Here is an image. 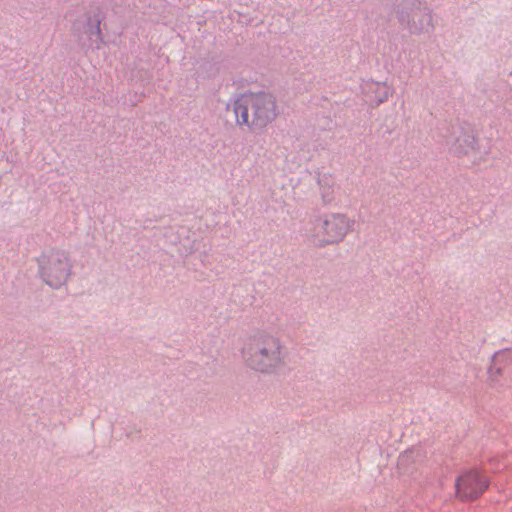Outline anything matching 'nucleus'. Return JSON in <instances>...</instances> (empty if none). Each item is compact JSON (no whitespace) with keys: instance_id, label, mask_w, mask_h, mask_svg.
<instances>
[{"instance_id":"1","label":"nucleus","mask_w":512,"mask_h":512,"mask_svg":"<svg viewBox=\"0 0 512 512\" xmlns=\"http://www.w3.org/2000/svg\"><path fill=\"white\" fill-rule=\"evenodd\" d=\"M234 111L238 124L255 129L266 127L278 114L274 97L265 92L241 95Z\"/></svg>"},{"instance_id":"6","label":"nucleus","mask_w":512,"mask_h":512,"mask_svg":"<svg viewBox=\"0 0 512 512\" xmlns=\"http://www.w3.org/2000/svg\"><path fill=\"white\" fill-rule=\"evenodd\" d=\"M452 151L457 157H474L478 151V142L473 132H460L452 145Z\"/></svg>"},{"instance_id":"7","label":"nucleus","mask_w":512,"mask_h":512,"mask_svg":"<svg viewBox=\"0 0 512 512\" xmlns=\"http://www.w3.org/2000/svg\"><path fill=\"white\" fill-rule=\"evenodd\" d=\"M489 374L491 379L493 380H497L498 377L501 375V368L497 366V360H495L493 365L491 366Z\"/></svg>"},{"instance_id":"2","label":"nucleus","mask_w":512,"mask_h":512,"mask_svg":"<svg viewBox=\"0 0 512 512\" xmlns=\"http://www.w3.org/2000/svg\"><path fill=\"white\" fill-rule=\"evenodd\" d=\"M354 221L343 213H327L319 216L308 236L315 247L337 244L352 231Z\"/></svg>"},{"instance_id":"5","label":"nucleus","mask_w":512,"mask_h":512,"mask_svg":"<svg viewBox=\"0 0 512 512\" xmlns=\"http://www.w3.org/2000/svg\"><path fill=\"white\" fill-rule=\"evenodd\" d=\"M489 478L477 471L470 470L461 474L456 481V493L462 500H474L489 487Z\"/></svg>"},{"instance_id":"3","label":"nucleus","mask_w":512,"mask_h":512,"mask_svg":"<svg viewBox=\"0 0 512 512\" xmlns=\"http://www.w3.org/2000/svg\"><path fill=\"white\" fill-rule=\"evenodd\" d=\"M243 356L252 369L267 372L281 362V347L275 337L259 335L251 339Z\"/></svg>"},{"instance_id":"4","label":"nucleus","mask_w":512,"mask_h":512,"mask_svg":"<svg viewBox=\"0 0 512 512\" xmlns=\"http://www.w3.org/2000/svg\"><path fill=\"white\" fill-rule=\"evenodd\" d=\"M40 267L46 283L55 288L66 282L70 272L68 257L62 251H52L43 255Z\"/></svg>"}]
</instances>
